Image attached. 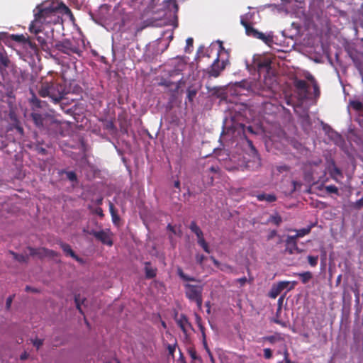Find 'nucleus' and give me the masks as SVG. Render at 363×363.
<instances>
[{"label": "nucleus", "instance_id": "f257e3e1", "mask_svg": "<svg viewBox=\"0 0 363 363\" xmlns=\"http://www.w3.org/2000/svg\"><path fill=\"white\" fill-rule=\"evenodd\" d=\"M33 20L30 22L28 30L35 35L36 40L43 49L47 45L44 37L39 35L45 27L62 24L64 15L72 17L71 10L60 0H48L38 4L33 11Z\"/></svg>", "mask_w": 363, "mask_h": 363}, {"label": "nucleus", "instance_id": "f03ea898", "mask_svg": "<svg viewBox=\"0 0 363 363\" xmlns=\"http://www.w3.org/2000/svg\"><path fill=\"white\" fill-rule=\"evenodd\" d=\"M240 86L245 87L247 85V89L255 92L258 95L268 96L272 94L274 89L277 86V79L274 72H270L269 74H264L262 82L258 81H251L249 83L247 82H240Z\"/></svg>", "mask_w": 363, "mask_h": 363}, {"label": "nucleus", "instance_id": "7ed1b4c3", "mask_svg": "<svg viewBox=\"0 0 363 363\" xmlns=\"http://www.w3.org/2000/svg\"><path fill=\"white\" fill-rule=\"evenodd\" d=\"M38 94L41 97H49L52 102H60L67 94L65 85L57 80L42 82Z\"/></svg>", "mask_w": 363, "mask_h": 363}, {"label": "nucleus", "instance_id": "20e7f679", "mask_svg": "<svg viewBox=\"0 0 363 363\" xmlns=\"http://www.w3.org/2000/svg\"><path fill=\"white\" fill-rule=\"evenodd\" d=\"M247 143L251 148V154L244 155L241 163L238 166L227 167L228 170L255 171L261 166L260 157L253 146L252 142L250 140H247Z\"/></svg>", "mask_w": 363, "mask_h": 363}, {"label": "nucleus", "instance_id": "39448f33", "mask_svg": "<svg viewBox=\"0 0 363 363\" xmlns=\"http://www.w3.org/2000/svg\"><path fill=\"white\" fill-rule=\"evenodd\" d=\"M240 23L245 28V33L247 36L259 39L267 45H270L273 42V35H265L264 33L259 32V30L255 29L248 22L247 16H241Z\"/></svg>", "mask_w": 363, "mask_h": 363}, {"label": "nucleus", "instance_id": "423d86ee", "mask_svg": "<svg viewBox=\"0 0 363 363\" xmlns=\"http://www.w3.org/2000/svg\"><path fill=\"white\" fill-rule=\"evenodd\" d=\"M55 48L59 52L69 56L76 54L80 57L82 54V50L78 43L69 39H64L63 40L58 41L55 43Z\"/></svg>", "mask_w": 363, "mask_h": 363}, {"label": "nucleus", "instance_id": "0eeeda50", "mask_svg": "<svg viewBox=\"0 0 363 363\" xmlns=\"http://www.w3.org/2000/svg\"><path fill=\"white\" fill-rule=\"evenodd\" d=\"M184 288L186 298L191 301L196 302L197 307L201 309L203 303V286L186 284H184Z\"/></svg>", "mask_w": 363, "mask_h": 363}, {"label": "nucleus", "instance_id": "6e6552de", "mask_svg": "<svg viewBox=\"0 0 363 363\" xmlns=\"http://www.w3.org/2000/svg\"><path fill=\"white\" fill-rule=\"evenodd\" d=\"M224 50L222 43L220 45V50L217 52V57L213 64L208 68L207 73L211 77H218L222 71H223L228 62V60L222 59L220 60V52Z\"/></svg>", "mask_w": 363, "mask_h": 363}, {"label": "nucleus", "instance_id": "1a4fd4ad", "mask_svg": "<svg viewBox=\"0 0 363 363\" xmlns=\"http://www.w3.org/2000/svg\"><path fill=\"white\" fill-rule=\"evenodd\" d=\"M27 249L29 251L30 256L37 257L40 259H43L45 257L54 258L59 256L58 252L45 247L35 248L28 247Z\"/></svg>", "mask_w": 363, "mask_h": 363}, {"label": "nucleus", "instance_id": "9d476101", "mask_svg": "<svg viewBox=\"0 0 363 363\" xmlns=\"http://www.w3.org/2000/svg\"><path fill=\"white\" fill-rule=\"evenodd\" d=\"M89 234L94 236L96 239H97L104 245H106L108 246H112L113 244L111 236L109 232L108 231H105L104 230H101L100 231H96L93 230L91 232H89Z\"/></svg>", "mask_w": 363, "mask_h": 363}, {"label": "nucleus", "instance_id": "9b49d317", "mask_svg": "<svg viewBox=\"0 0 363 363\" xmlns=\"http://www.w3.org/2000/svg\"><path fill=\"white\" fill-rule=\"evenodd\" d=\"M35 126L40 129L44 128L48 124V115L33 112L30 115Z\"/></svg>", "mask_w": 363, "mask_h": 363}, {"label": "nucleus", "instance_id": "f8f14e48", "mask_svg": "<svg viewBox=\"0 0 363 363\" xmlns=\"http://www.w3.org/2000/svg\"><path fill=\"white\" fill-rule=\"evenodd\" d=\"M272 61L269 59H264L257 63V71L259 75L262 74H269L274 72L272 69Z\"/></svg>", "mask_w": 363, "mask_h": 363}, {"label": "nucleus", "instance_id": "ddd939ff", "mask_svg": "<svg viewBox=\"0 0 363 363\" xmlns=\"http://www.w3.org/2000/svg\"><path fill=\"white\" fill-rule=\"evenodd\" d=\"M286 252L289 255L294 254V250L297 249V239L293 235H288L286 239Z\"/></svg>", "mask_w": 363, "mask_h": 363}, {"label": "nucleus", "instance_id": "4468645a", "mask_svg": "<svg viewBox=\"0 0 363 363\" xmlns=\"http://www.w3.org/2000/svg\"><path fill=\"white\" fill-rule=\"evenodd\" d=\"M60 247L64 251V252L66 254V255L70 256L71 257H72L73 259H74L76 261H77L79 263L84 262L83 259L79 257V256H77L75 254V252L73 251V250L71 248V246L69 244H67L65 242H61L60 244Z\"/></svg>", "mask_w": 363, "mask_h": 363}, {"label": "nucleus", "instance_id": "2eb2a0df", "mask_svg": "<svg viewBox=\"0 0 363 363\" xmlns=\"http://www.w3.org/2000/svg\"><path fill=\"white\" fill-rule=\"evenodd\" d=\"M177 323L184 334L187 333V327L193 329L192 325L184 314H181L180 317L177 320Z\"/></svg>", "mask_w": 363, "mask_h": 363}, {"label": "nucleus", "instance_id": "dca6fc26", "mask_svg": "<svg viewBox=\"0 0 363 363\" xmlns=\"http://www.w3.org/2000/svg\"><path fill=\"white\" fill-rule=\"evenodd\" d=\"M294 86L300 91V94L306 96L308 93V85L306 81L303 79H296L294 81Z\"/></svg>", "mask_w": 363, "mask_h": 363}, {"label": "nucleus", "instance_id": "f3484780", "mask_svg": "<svg viewBox=\"0 0 363 363\" xmlns=\"http://www.w3.org/2000/svg\"><path fill=\"white\" fill-rule=\"evenodd\" d=\"M164 8L170 12L176 14L179 11V6L177 0H164Z\"/></svg>", "mask_w": 363, "mask_h": 363}, {"label": "nucleus", "instance_id": "a211bd4d", "mask_svg": "<svg viewBox=\"0 0 363 363\" xmlns=\"http://www.w3.org/2000/svg\"><path fill=\"white\" fill-rule=\"evenodd\" d=\"M145 273L147 279H152L157 275V269L151 266L150 262H145Z\"/></svg>", "mask_w": 363, "mask_h": 363}, {"label": "nucleus", "instance_id": "6ab92c4d", "mask_svg": "<svg viewBox=\"0 0 363 363\" xmlns=\"http://www.w3.org/2000/svg\"><path fill=\"white\" fill-rule=\"evenodd\" d=\"M259 201H267V203H272L277 201V196L274 194H259L256 196Z\"/></svg>", "mask_w": 363, "mask_h": 363}, {"label": "nucleus", "instance_id": "aec40b11", "mask_svg": "<svg viewBox=\"0 0 363 363\" xmlns=\"http://www.w3.org/2000/svg\"><path fill=\"white\" fill-rule=\"evenodd\" d=\"M262 340L263 341H267L270 344H274L277 342L282 341L283 338L281 337V334L276 333L273 335L264 336L262 338Z\"/></svg>", "mask_w": 363, "mask_h": 363}, {"label": "nucleus", "instance_id": "412c9836", "mask_svg": "<svg viewBox=\"0 0 363 363\" xmlns=\"http://www.w3.org/2000/svg\"><path fill=\"white\" fill-rule=\"evenodd\" d=\"M330 177L333 179L337 182V177H342V173L341 170L335 165V164L333 163V167L329 172Z\"/></svg>", "mask_w": 363, "mask_h": 363}, {"label": "nucleus", "instance_id": "4be33fe9", "mask_svg": "<svg viewBox=\"0 0 363 363\" xmlns=\"http://www.w3.org/2000/svg\"><path fill=\"white\" fill-rule=\"evenodd\" d=\"M311 228H312V225H310V226H308L307 228H301L299 230H292L293 231H295L296 233V234L293 236L294 238H296V239H298L299 238H303L305 235L310 233Z\"/></svg>", "mask_w": 363, "mask_h": 363}, {"label": "nucleus", "instance_id": "5701e85b", "mask_svg": "<svg viewBox=\"0 0 363 363\" xmlns=\"http://www.w3.org/2000/svg\"><path fill=\"white\" fill-rule=\"evenodd\" d=\"M109 211L112 217L113 223L114 224H117L120 220V217L117 213V210L111 202L109 203Z\"/></svg>", "mask_w": 363, "mask_h": 363}, {"label": "nucleus", "instance_id": "b1692460", "mask_svg": "<svg viewBox=\"0 0 363 363\" xmlns=\"http://www.w3.org/2000/svg\"><path fill=\"white\" fill-rule=\"evenodd\" d=\"M296 275L300 277L301 282L304 284H307L313 278V274L309 271L298 273Z\"/></svg>", "mask_w": 363, "mask_h": 363}, {"label": "nucleus", "instance_id": "393cba45", "mask_svg": "<svg viewBox=\"0 0 363 363\" xmlns=\"http://www.w3.org/2000/svg\"><path fill=\"white\" fill-rule=\"evenodd\" d=\"M350 106L357 111L359 113L363 112V104L358 100H352L350 101Z\"/></svg>", "mask_w": 363, "mask_h": 363}, {"label": "nucleus", "instance_id": "a878e982", "mask_svg": "<svg viewBox=\"0 0 363 363\" xmlns=\"http://www.w3.org/2000/svg\"><path fill=\"white\" fill-rule=\"evenodd\" d=\"M11 254L13 258L19 262L26 263L29 260V256L28 255L18 254L11 251Z\"/></svg>", "mask_w": 363, "mask_h": 363}, {"label": "nucleus", "instance_id": "bb28decb", "mask_svg": "<svg viewBox=\"0 0 363 363\" xmlns=\"http://www.w3.org/2000/svg\"><path fill=\"white\" fill-rule=\"evenodd\" d=\"M28 36L23 34H11V40L17 43H21L24 45Z\"/></svg>", "mask_w": 363, "mask_h": 363}, {"label": "nucleus", "instance_id": "cd10ccee", "mask_svg": "<svg viewBox=\"0 0 363 363\" xmlns=\"http://www.w3.org/2000/svg\"><path fill=\"white\" fill-rule=\"evenodd\" d=\"M178 276L183 279L184 281H196L195 278L193 277H190L186 274L184 273L182 268L179 267L177 270Z\"/></svg>", "mask_w": 363, "mask_h": 363}, {"label": "nucleus", "instance_id": "c85d7f7f", "mask_svg": "<svg viewBox=\"0 0 363 363\" xmlns=\"http://www.w3.org/2000/svg\"><path fill=\"white\" fill-rule=\"evenodd\" d=\"M16 130L21 137L23 135L24 131L23 127L20 125V123L17 121L8 128V130Z\"/></svg>", "mask_w": 363, "mask_h": 363}, {"label": "nucleus", "instance_id": "c756f323", "mask_svg": "<svg viewBox=\"0 0 363 363\" xmlns=\"http://www.w3.org/2000/svg\"><path fill=\"white\" fill-rule=\"evenodd\" d=\"M281 292L277 284H274L269 291V297L272 298H276Z\"/></svg>", "mask_w": 363, "mask_h": 363}, {"label": "nucleus", "instance_id": "7c9ffc66", "mask_svg": "<svg viewBox=\"0 0 363 363\" xmlns=\"http://www.w3.org/2000/svg\"><path fill=\"white\" fill-rule=\"evenodd\" d=\"M10 61L9 59L5 52H0V63L4 67L9 66Z\"/></svg>", "mask_w": 363, "mask_h": 363}, {"label": "nucleus", "instance_id": "2f4dec72", "mask_svg": "<svg viewBox=\"0 0 363 363\" xmlns=\"http://www.w3.org/2000/svg\"><path fill=\"white\" fill-rule=\"evenodd\" d=\"M269 222H271L276 225L277 226H279L281 223L282 222L281 217L279 214L272 215L269 217Z\"/></svg>", "mask_w": 363, "mask_h": 363}, {"label": "nucleus", "instance_id": "473e14b6", "mask_svg": "<svg viewBox=\"0 0 363 363\" xmlns=\"http://www.w3.org/2000/svg\"><path fill=\"white\" fill-rule=\"evenodd\" d=\"M11 35L9 33L6 32H0V43L3 42L4 43H7L10 42L11 40Z\"/></svg>", "mask_w": 363, "mask_h": 363}, {"label": "nucleus", "instance_id": "72a5a7b5", "mask_svg": "<svg viewBox=\"0 0 363 363\" xmlns=\"http://www.w3.org/2000/svg\"><path fill=\"white\" fill-rule=\"evenodd\" d=\"M24 45L28 46L33 51L38 50V47H37L36 44L33 40H31V39L30 38L29 36L27 37L26 40L24 43Z\"/></svg>", "mask_w": 363, "mask_h": 363}, {"label": "nucleus", "instance_id": "f704fd0d", "mask_svg": "<svg viewBox=\"0 0 363 363\" xmlns=\"http://www.w3.org/2000/svg\"><path fill=\"white\" fill-rule=\"evenodd\" d=\"M24 45L28 46L33 51L38 50V47H37L36 44L33 40H31V39L30 38L29 36L27 37L26 40L24 43Z\"/></svg>", "mask_w": 363, "mask_h": 363}, {"label": "nucleus", "instance_id": "c9c22d12", "mask_svg": "<svg viewBox=\"0 0 363 363\" xmlns=\"http://www.w3.org/2000/svg\"><path fill=\"white\" fill-rule=\"evenodd\" d=\"M325 191L329 194H335L338 195L339 191L337 186L335 185H328L325 186Z\"/></svg>", "mask_w": 363, "mask_h": 363}, {"label": "nucleus", "instance_id": "e433bc0d", "mask_svg": "<svg viewBox=\"0 0 363 363\" xmlns=\"http://www.w3.org/2000/svg\"><path fill=\"white\" fill-rule=\"evenodd\" d=\"M307 259L311 267H315L318 264V256L308 255Z\"/></svg>", "mask_w": 363, "mask_h": 363}, {"label": "nucleus", "instance_id": "4c0bfd02", "mask_svg": "<svg viewBox=\"0 0 363 363\" xmlns=\"http://www.w3.org/2000/svg\"><path fill=\"white\" fill-rule=\"evenodd\" d=\"M272 322L281 325L283 328H286L288 325V323L285 321H282L279 318V314L276 313V318L272 319Z\"/></svg>", "mask_w": 363, "mask_h": 363}, {"label": "nucleus", "instance_id": "58836bf2", "mask_svg": "<svg viewBox=\"0 0 363 363\" xmlns=\"http://www.w3.org/2000/svg\"><path fill=\"white\" fill-rule=\"evenodd\" d=\"M189 229L195 234L201 231V228L197 225L195 221L191 222L189 225Z\"/></svg>", "mask_w": 363, "mask_h": 363}, {"label": "nucleus", "instance_id": "ea45409f", "mask_svg": "<svg viewBox=\"0 0 363 363\" xmlns=\"http://www.w3.org/2000/svg\"><path fill=\"white\" fill-rule=\"evenodd\" d=\"M291 282L289 281H281L277 284L279 289L282 291L284 289L289 287Z\"/></svg>", "mask_w": 363, "mask_h": 363}, {"label": "nucleus", "instance_id": "a19ab883", "mask_svg": "<svg viewBox=\"0 0 363 363\" xmlns=\"http://www.w3.org/2000/svg\"><path fill=\"white\" fill-rule=\"evenodd\" d=\"M32 343L34 347H36L37 350L40 349V347L43 345V340L35 338L34 340H31Z\"/></svg>", "mask_w": 363, "mask_h": 363}, {"label": "nucleus", "instance_id": "79ce46f5", "mask_svg": "<svg viewBox=\"0 0 363 363\" xmlns=\"http://www.w3.org/2000/svg\"><path fill=\"white\" fill-rule=\"evenodd\" d=\"M74 302L76 304V307L77 310L81 313H83L82 308H81V300H80V296L79 294L74 296Z\"/></svg>", "mask_w": 363, "mask_h": 363}, {"label": "nucleus", "instance_id": "37998d69", "mask_svg": "<svg viewBox=\"0 0 363 363\" xmlns=\"http://www.w3.org/2000/svg\"><path fill=\"white\" fill-rule=\"evenodd\" d=\"M264 357L267 359H269L272 357V351L270 348H264Z\"/></svg>", "mask_w": 363, "mask_h": 363}, {"label": "nucleus", "instance_id": "c03bdc74", "mask_svg": "<svg viewBox=\"0 0 363 363\" xmlns=\"http://www.w3.org/2000/svg\"><path fill=\"white\" fill-rule=\"evenodd\" d=\"M67 177L68 179L72 182H75L77 179V174L73 171L67 172Z\"/></svg>", "mask_w": 363, "mask_h": 363}, {"label": "nucleus", "instance_id": "a18cd8bd", "mask_svg": "<svg viewBox=\"0 0 363 363\" xmlns=\"http://www.w3.org/2000/svg\"><path fill=\"white\" fill-rule=\"evenodd\" d=\"M196 95V91L189 89L187 91V98L189 101H192Z\"/></svg>", "mask_w": 363, "mask_h": 363}, {"label": "nucleus", "instance_id": "49530a36", "mask_svg": "<svg viewBox=\"0 0 363 363\" xmlns=\"http://www.w3.org/2000/svg\"><path fill=\"white\" fill-rule=\"evenodd\" d=\"M313 91L315 97H319L320 94V89L317 82H314L313 84Z\"/></svg>", "mask_w": 363, "mask_h": 363}, {"label": "nucleus", "instance_id": "de8ad7c7", "mask_svg": "<svg viewBox=\"0 0 363 363\" xmlns=\"http://www.w3.org/2000/svg\"><path fill=\"white\" fill-rule=\"evenodd\" d=\"M201 243L199 244L202 248L203 250L207 252V253H210L211 252V250H210V248L208 247V243L206 242V240H201Z\"/></svg>", "mask_w": 363, "mask_h": 363}, {"label": "nucleus", "instance_id": "09e8293b", "mask_svg": "<svg viewBox=\"0 0 363 363\" xmlns=\"http://www.w3.org/2000/svg\"><path fill=\"white\" fill-rule=\"evenodd\" d=\"M201 243L199 244L202 248L203 250L207 252V253H210L211 252V250H210V248L208 247V243L206 242V240H201Z\"/></svg>", "mask_w": 363, "mask_h": 363}, {"label": "nucleus", "instance_id": "8fccbe9b", "mask_svg": "<svg viewBox=\"0 0 363 363\" xmlns=\"http://www.w3.org/2000/svg\"><path fill=\"white\" fill-rule=\"evenodd\" d=\"M196 320H197V323H198V325L199 327V329L201 332V334H202V339L203 338V334H206L205 333V328L202 325V324L201 323V317L197 315L196 316Z\"/></svg>", "mask_w": 363, "mask_h": 363}, {"label": "nucleus", "instance_id": "3c124183", "mask_svg": "<svg viewBox=\"0 0 363 363\" xmlns=\"http://www.w3.org/2000/svg\"><path fill=\"white\" fill-rule=\"evenodd\" d=\"M202 342H203V347H204L206 352L208 353V354H211V350L207 344L206 334H203V338L202 339Z\"/></svg>", "mask_w": 363, "mask_h": 363}, {"label": "nucleus", "instance_id": "603ef678", "mask_svg": "<svg viewBox=\"0 0 363 363\" xmlns=\"http://www.w3.org/2000/svg\"><path fill=\"white\" fill-rule=\"evenodd\" d=\"M357 14L359 21L363 23V3L362 4L360 8L359 9Z\"/></svg>", "mask_w": 363, "mask_h": 363}, {"label": "nucleus", "instance_id": "864d4df0", "mask_svg": "<svg viewBox=\"0 0 363 363\" xmlns=\"http://www.w3.org/2000/svg\"><path fill=\"white\" fill-rule=\"evenodd\" d=\"M206 257L203 255L197 254L196 255V260L198 264H202L204 259H206Z\"/></svg>", "mask_w": 363, "mask_h": 363}, {"label": "nucleus", "instance_id": "5fc2aeb1", "mask_svg": "<svg viewBox=\"0 0 363 363\" xmlns=\"http://www.w3.org/2000/svg\"><path fill=\"white\" fill-rule=\"evenodd\" d=\"M189 354L191 357V358L194 360L197 359L199 358L196 354V351L194 349L189 350Z\"/></svg>", "mask_w": 363, "mask_h": 363}, {"label": "nucleus", "instance_id": "6e6d98bb", "mask_svg": "<svg viewBox=\"0 0 363 363\" xmlns=\"http://www.w3.org/2000/svg\"><path fill=\"white\" fill-rule=\"evenodd\" d=\"M13 297H14V295L10 296H9L7 298L6 301V309L9 310L11 308V306Z\"/></svg>", "mask_w": 363, "mask_h": 363}, {"label": "nucleus", "instance_id": "4d7b16f0", "mask_svg": "<svg viewBox=\"0 0 363 363\" xmlns=\"http://www.w3.org/2000/svg\"><path fill=\"white\" fill-rule=\"evenodd\" d=\"M354 207L357 209H360L361 208L363 207V198L357 200L354 204Z\"/></svg>", "mask_w": 363, "mask_h": 363}, {"label": "nucleus", "instance_id": "13d9d810", "mask_svg": "<svg viewBox=\"0 0 363 363\" xmlns=\"http://www.w3.org/2000/svg\"><path fill=\"white\" fill-rule=\"evenodd\" d=\"M196 235L197 237V242H198V244H200L201 243V240H205L204 238H203V233L201 231H200L199 233H196Z\"/></svg>", "mask_w": 363, "mask_h": 363}, {"label": "nucleus", "instance_id": "bf43d9fd", "mask_svg": "<svg viewBox=\"0 0 363 363\" xmlns=\"http://www.w3.org/2000/svg\"><path fill=\"white\" fill-rule=\"evenodd\" d=\"M355 121L359 124V125L363 128V114L359 113L358 117L355 119Z\"/></svg>", "mask_w": 363, "mask_h": 363}, {"label": "nucleus", "instance_id": "052dcab7", "mask_svg": "<svg viewBox=\"0 0 363 363\" xmlns=\"http://www.w3.org/2000/svg\"><path fill=\"white\" fill-rule=\"evenodd\" d=\"M167 350L169 354L174 355L175 351V345H168Z\"/></svg>", "mask_w": 363, "mask_h": 363}, {"label": "nucleus", "instance_id": "680f3d73", "mask_svg": "<svg viewBox=\"0 0 363 363\" xmlns=\"http://www.w3.org/2000/svg\"><path fill=\"white\" fill-rule=\"evenodd\" d=\"M236 281L240 284V286H244L247 282V278L245 277L236 279Z\"/></svg>", "mask_w": 363, "mask_h": 363}, {"label": "nucleus", "instance_id": "e2e57ef3", "mask_svg": "<svg viewBox=\"0 0 363 363\" xmlns=\"http://www.w3.org/2000/svg\"><path fill=\"white\" fill-rule=\"evenodd\" d=\"M94 213L96 215H98L99 216H100V217H103L104 216L103 210L100 207L96 208L95 210H94Z\"/></svg>", "mask_w": 363, "mask_h": 363}, {"label": "nucleus", "instance_id": "0e129e2a", "mask_svg": "<svg viewBox=\"0 0 363 363\" xmlns=\"http://www.w3.org/2000/svg\"><path fill=\"white\" fill-rule=\"evenodd\" d=\"M32 103L33 105H35L36 107H40L41 101L37 98H34L32 99Z\"/></svg>", "mask_w": 363, "mask_h": 363}, {"label": "nucleus", "instance_id": "69168bd1", "mask_svg": "<svg viewBox=\"0 0 363 363\" xmlns=\"http://www.w3.org/2000/svg\"><path fill=\"white\" fill-rule=\"evenodd\" d=\"M284 300V298L283 297H280L278 300V303H279V308L277 309V314H279V313L281 312V304H282V301Z\"/></svg>", "mask_w": 363, "mask_h": 363}, {"label": "nucleus", "instance_id": "338daca9", "mask_svg": "<svg viewBox=\"0 0 363 363\" xmlns=\"http://www.w3.org/2000/svg\"><path fill=\"white\" fill-rule=\"evenodd\" d=\"M186 46L187 47H192L193 46V43H194V40L192 38H188L186 39Z\"/></svg>", "mask_w": 363, "mask_h": 363}, {"label": "nucleus", "instance_id": "774afa93", "mask_svg": "<svg viewBox=\"0 0 363 363\" xmlns=\"http://www.w3.org/2000/svg\"><path fill=\"white\" fill-rule=\"evenodd\" d=\"M288 356H289L288 352H285V353H284V361H285V363H294V362H291V361L289 359Z\"/></svg>", "mask_w": 363, "mask_h": 363}]
</instances>
